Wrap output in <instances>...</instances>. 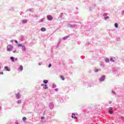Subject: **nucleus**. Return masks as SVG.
Here are the masks:
<instances>
[{"label": "nucleus", "instance_id": "nucleus-1", "mask_svg": "<svg viewBox=\"0 0 124 124\" xmlns=\"http://www.w3.org/2000/svg\"><path fill=\"white\" fill-rule=\"evenodd\" d=\"M76 24H71L70 23H68L67 26L68 28H71V29H73V28H76Z\"/></svg>", "mask_w": 124, "mask_h": 124}, {"label": "nucleus", "instance_id": "nucleus-2", "mask_svg": "<svg viewBox=\"0 0 124 124\" xmlns=\"http://www.w3.org/2000/svg\"><path fill=\"white\" fill-rule=\"evenodd\" d=\"M13 50V46H11V45H8L7 47V51H10Z\"/></svg>", "mask_w": 124, "mask_h": 124}, {"label": "nucleus", "instance_id": "nucleus-3", "mask_svg": "<svg viewBox=\"0 0 124 124\" xmlns=\"http://www.w3.org/2000/svg\"><path fill=\"white\" fill-rule=\"evenodd\" d=\"M47 18L48 21H52V20H53V16L51 15L47 16Z\"/></svg>", "mask_w": 124, "mask_h": 124}, {"label": "nucleus", "instance_id": "nucleus-4", "mask_svg": "<svg viewBox=\"0 0 124 124\" xmlns=\"http://www.w3.org/2000/svg\"><path fill=\"white\" fill-rule=\"evenodd\" d=\"M105 80V76H103L101 78H99V81L100 82H103Z\"/></svg>", "mask_w": 124, "mask_h": 124}, {"label": "nucleus", "instance_id": "nucleus-5", "mask_svg": "<svg viewBox=\"0 0 124 124\" xmlns=\"http://www.w3.org/2000/svg\"><path fill=\"white\" fill-rule=\"evenodd\" d=\"M16 97L17 99H19V98H21V94H20V93H18L16 94Z\"/></svg>", "mask_w": 124, "mask_h": 124}, {"label": "nucleus", "instance_id": "nucleus-6", "mask_svg": "<svg viewBox=\"0 0 124 124\" xmlns=\"http://www.w3.org/2000/svg\"><path fill=\"white\" fill-rule=\"evenodd\" d=\"M108 113H109V114H113V108H109V109L108 110Z\"/></svg>", "mask_w": 124, "mask_h": 124}, {"label": "nucleus", "instance_id": "nucleus-7", "mask_svg": "<svg viewBox=\"0 0 124 124\" xmlns=\"http://www.w3.org/2000/svg\"><path fill=\"white\" fill-rule=\"evenodd\" d=\"M21 49L23 52H26L27 51V48H26L25 46H22Z\"/></svg>", "mask_w": 124, "mask_h": 124}, {"label": "nucleus", "instance_id": "nucleus-8", "mask_svg": "<svg viewBox=\"0 0 124 124\" xmlns=\"http://www.w3.org/2000/svg\"><path fill=\"white\" fill-rule=\"evenodd\" d=\"M41 86L43 87V89H48V85L46 84H41Z\"/></svg>", "mask_w": 124, "mask_h": 124}, {"label": "nucleus", "instance_id": "nucleus-9", "mask_svg": "<svg viewBox=\"0 0 124 124\" xmlns=\"http://www.w3.org/2000/svg\"><path fill=\"white\" fill-rule=\"evenodd\" d=\"M49 108L50 109H53V108H54V104L53 103H49Z\"/></svg>", "mask_w": 124, "mask_h": 124}, {"label": "nucleus", "instance_id": "nucleus-10", "mask_svg": "<svg viewBox=\"0 0 124 124\" xmlns=\"http://www.w3.org/2000/svg\"><path fill=\"white\" fill-rule=\"evenodd\" d=\"M72 118H74V119H76V120H77V119H78V118L76 117V116H75V114L73 113L72 115Z\"/></svg>", "mask_w": 124, "mask_h": 124}, {"label": "nucleus", "instance_id": "nucleus-11", "mask_svg": "<svg viewBox=\"0 0 124 124\" xmlns=\"http://www.w3.org/2000/svg\"><path fill=\"white\" fill-rule=\"evenodd\" d=\"M22 22L23 24H26L28 22V20L27 19H23L22 20Z\"/></svg>", "mask_w": 124, "mask_h": 124}, {"label": "nucleus", "instance_id": "nucleus-12", "mask_svg": "<svg viewBox=\"0 0 124 124\" xmlns=\"http://www.w3.org/2000/svg\"><path fill=\"white\" fill-rule=\"evenodd\" d=\"M41 31H46V28H42L41 29Z\"/></svg>", "mask_w": 124, "mask_h": 124}, {"label": "nucleus", "instance_id": "nucleus-13", "mask_svg": "<svg viewBox=\"0 0 124 124\" xmlns=\"http://www.w3.org/2000/svg\"><path fill=\"white\" fill-rule=\"evenodd\" d=\"M105 61L106 62H110V60H109V59L106 58L105 59Z\"/></svg>", "mask_w": 124, "mask_h": 124}, {"label": "nucleus", "instance_id": "nucleus-14", "mask_svg": "<svg viewBox=\"0 0 124 124\" xmlns=\"http://www.w3.org/2000/svg\"><path fill=\"white\" fill-rule=\"evenodd\" d=\"M4 69H6L7 71H10V69L8 68V66H5Z\"/></svg>", "mask_w": 124, "mask_h": 124}, {"label": "nucleus", "instance_id": "nucleus-15", "mask_svg": "<svg viewBox=\"0 0 124 124\" xmlns=\"http://www.w3.org/2000/svg\"><path fill=\"white\" fill-rule=\"evenodd\" d=\"M10 59H11L12 62H15V60H15V58H14V57H10Z\"/></svg>", "mask_w": 124, "mask_h": 124}, {"label": "nucleus", "instance_id": "nucleus-16", "mask_svg": "<svg viewBox=\"0 0 124 124\" xmlns=\"http://www.w3.org/2000/svg\"><path fill=\"white\" fill-rule=\"evenodd\" d=\"M68 37H69L68 36H66L64 37L63 38H62V39H63V40H65V39H67V38H68Z\"/></svg>", "mask_w": 124, "mask_h": 124}, {"label": "nucleus", "instance_id": "nucleus-17", "mask_svg": "<svg viewBox=\"0 0 124 124\" xmlns=\"http://www.w3.org/2000/svg\"><path fill=\"white\" fill-rule=\"evenodd\" d=\"M17 103L18 104H21V103H22V100H18L17 101Z\"/></svg>", "mask_w": 124, "mask_h": 124}, {"label": "nucleus", "instance_id": "nucleus-18", "mask_svg": "<svg viewBox=\"0 0 124 124\" xmlns=\"http://www.w3.org/2000/svg\"><path fill=\"white\" fill-rule=\"evenodd\" d=\"M116 41L120 42L121 41V39L120 38V37H117L116 38Z\"/></svg>", "mask_w": 124, "mask_h": 124}, {"label": "nucleus", "instance_id": "nucleus-19", "mask_svg": "<svg viewBox=\"0 0 124 124\" xmlns=\"http://www.w3.org/2000/svg\"><path fill=\"white\" fill-rule=\"evenodd\" d=\"M115 28H118L119 25L117 23H115L114 24Z\"/></svg>", "mask_w": 124, "mask_h": 124}, {"label": "nucleus", "instance_id": "nucleus-20", "mask_svg": "<svg viewBox=\"0 0 124 124\" xmlns=\"http://www.w3.org/2000/svg\"><path fill=\"white\" fill-rule=\"evenodd\" d=\"M109 18H110L109 16H105L104 17V20H108V19H109Z\"/></svg>", "mask_w": 124, "mask_h": 124}, {"label": "nucleus", "instance_id": "nucleus-21", "mask_svg": "<svg viewBox=\"0 0 124 124\" xmlns=\"http://www.w3.org/2000/svg\"><path fill=\"white\" fill-rule=\"evenodd\" d=\"M44 84H47L48 83V80H44L43 81Z\"/></svg>", "mask_w": 124, "mask_h": 124}, {"label": "nucleus", "instance_id": "nucleus-22", "mask_svg": "<svg viewBox=\"0 0 124 124\" xmlns=\"http://www.w3.org/2000/svg\"><path fill=\"white\" fill-rule=\"evenodd\" d=\"M20 71H23V66L22 65L20 66Z\"/></svg>", "mask_w": 124, "mask_h": 124}, {"label": "nucleus", "instance_id": "nucleus-23", "mask_svg": "<svg viewBox=\"0 0 124 124\" xmlns=\"http://www.w3.org/2000/svg\"><path fill=\"white\" fill-rule=\"evenodd\" d=\"M61 78H62V81H64V78L63 77V76H61Z\"/></svg>", "mask_w": 124, "mask_h": 124}, {"label": "nucleus", "instance_id": "nucleus-24", "mask_svg": "<svg viewBox=\"0 0 124 124\" xmlns=\"http://www.w3.org/2000/svg\"><path fill=\"white\" fill-rule=\"evenodd\" d=\"M56 87H57V86L55 84H53L52 88L54 89V88H56Z\"/></svg>", "mask_w": 124, "mask_h": 124}, {"label": "nucleus", "instance_id": "nucleus-25", "mask_svg": "<svg viewBox=\"0 0 124 124\" xmlns=\"http://www.w3.org/2000/svg\"><path fill=\"white\" fill-rule=\"evenodd\" d=\"M28 10L29 11H30V12H33V9H30Z\"/></svg>", "mask_w": 124, "mask_h": 124}, {"label": "nucleus", "instance_id": "nucleus-26", "mask_svg": "<svg viewBox=\"0 0 124 124\" xmlns=\"http://www.w3.org/2000/svg\"><path fill=\"white\" fill-rule=\"evenodd\" d=\"M22 120L24 122H25V121H26V120H27V118L24 117L23 118Z\"/></svg>", "mask_w": 124, "mask_h": 124}, {"label": "nucleus", "instance_id": "nucleus-27", "mask_svg": "<svg viewBox=\"0 0 124 124\" xmlns=\"http://www.w3.org/2000/svg\"><path fill=\"white\" fill-rule=\"evenodd\" d=\"M103 16L104 17H106V16H107V13H104L103 15Z\"/></svg>", "mask_w": 124, "mask_h": 124}, {"label": "nucleus", "instance_id": "nucleus-28", "mask_svg": "<svg viewBox=\"0 0 124 124\" xmlns=\"http://www.w3.org/2000/svg\"><path fill=\"white\" fill-rule=\"evenodd\" d=\"M18 46L19 47H22L23 45H22V44H18Z\"/></svg>", "mask_w": 124, "mask_h": 124}, {"label": "nucleus", "instance_id": "nucleus-29", "mask_svg": "<svg viewBox=\"0 0 124 124\" xmlns=\"http://www.w3.org/2000/svg\"><path fill=\"white\" fill-rule=\"evenodd\" d=\"M44 18H42V19H41L40 22H44Z\"/></svg>", "mask_w": 124, "mask_h": 124}, {"label": "nucleus", "instance_id": "nucleus-30", "mask_svg": "<svg viewBox=\"0 0 124 124\" xmlns=\"http://www.w3.org/2000/svg\"><path fill=\"white\" fill-rule=\"evenodd\" d=\"M111 93H113V94H116V93H115L113 90L112 91Z\"/></svg>", "mask_w": 124, "mask_h": 124}, {"label": "nucleus", "instance_id": "nucleus-31", "mask_svg": "<svg viewBox=\"0 0 124 124\" xmlns=\"http://www.w3.org/2000/svg\"><path fill=\"white\" fill-rule=\"evenodd\" d=\"M110 61H111V62H115V61H114V59H113L112 58H111L110 59Z\"/></svg>", "mask_w": 124, "mask_h": 124}, {"label": "nucleus", "instance_id": "nucleus-32", "mask_svg": "<svg viewBox=\"0 0 124 124\" xmlns=\"http://www.w3.org/2000/svg\"><path fill=\"white\" fill-rule=\"evenodd\" d=\"M98 70H99L98 69H95V72H98Z\"/></svg>", "mask_w": 124, "mask_h": 124}, {"label": "nucleus", "instance_id": "nucleus-33", "mask_svg": "<svg viewBox=\"0 0 124 124\" xmlns=\"http://www.w3.org/2000/svg\"><path fill=\"white\" fill-rule=\"evenodd\" d=\"M45 118V117H41V120H44Z\"/></svg>", "mask_w": 124, "mask_h": 124}, {"label": "nucleus", "instance_id": "nucleus-34", "mask_svg": "<svg viewBox=\"0 0 124 124\" xmlns=\"http://www.w3.org/2000/svg\"><path fill=\"white\" fill-rule=\"evenodd\" d=\"M51 66H52V64H49L48 67H51Z\"/></svg>", "mask_w": 124, "mask_h": 124}, {"label": "nucleus", "instance_id": "nucleus-35", "mask_svg": "<svg viewBox=\"0 0 124 124\" xmlns=\"http://www.w3.org/2000/svg\"><path fill=\"white\" fill-rule=\"evenodd\" d=\"M62 15H63V14L62 13L61 16H60V17L62 18Z\"/></svg>", "mask_w": 124, "mask_h": 124}, {"label": "nucleus", "instance_id": "nucleus-36", "mask_svg": "<svg viewBox=\"0 0 124 124\" xmlns=\"http://www.w3.org/2000/svg\"><path fill=\"white\" fill-rule=\"evenodd\" d=\"M13 53H18V52H16V50H14V51H13Z\"/></svg>", "mask_w": 124, "mask_h": 124}, {"label": "nucleus", "instance_id": "nucleus-37", "mask_svg": "<svg viewBox=\"0 0 124 124\" xmlns=\"http://www.w3.org/2000/svg\"><path fill=\"white\" fill-rule=\"evenodd\" d=\"M59 91V90L58 89V88L55 89V91L56 92H58Z\"/></svg>", "mask_w": 124, "mask_h": 124}, {"label": "nucleus", "instance_id": "nucleus-38", "mask_svg": "<svg viewBox=\"0 0 124 124\" xmlns=\"http://www.w3.org/2000/svg\"><path fill=\"white\" fill-rule=\"evenodd\" d=\"M108 103H109V104H111V103H112V101H109L108 102Z\"/></svg>", "mask_w": 124, "mask_h": 124}, {"label": "nucleus", "instance_id": "nucleus-39", "mask_svg": "<svg viewBox=\"0 0 124 124\" xmlns=\"http://www.w3.org/2000/svg\"><path fill=\"white\" fill-rule=\"evenodd\" d=\"M122 15H124V10L122 11Z\"/></svg>", "mask_w": 124, "mask_h": 124}, {"label": "nucleus", "instance_id": "nucleus-40", "mask_svg": "<svg viewBox=\"0 0 124 124\" xmlns=\"http://www.w3.org/2000/svg\"><path fill=\"white\" fill-rule=\"evenodd\" d=\"M121 119H122V120H124V117H123V116H122V117H121Z\"/></svg>", "mask_w": 124, "mask_h": 124}, {"label": "nucleus", "instance_id": "nucleus-41", "mask_svg": "<svg viewBox=\"0 0 124 124\" xmlns=\"http://www.w3.org/2000/svg\"><path fill=\"white\" fill-rule=\"evenodd\" d=\"M0 74H2V75H3V72H1V73H0Z\"/></svg>", "mask_w": 124, "mask_h": 124}, {"label": "nucleus", "instance_id": "nucleus-42", "mask_svg": "<svg viewBox=\"0 0 124 124\" xmlns=\"http://www.w3.org/2000/svg\"><path fill=\"white\" fill-rule=\"evenodd\" d=\"M15 61H18V58H15Z\"/></svg>", "mask_w": 124, "mask_h": 124}, {"label": "nucleus", "instance_id": "nucleus-43", "mask_svg": "<svg viewBox=\"0 0 124 124\" xmlns=\"http://www.w3.org/2000/svg\"><path fill=\"white\" fill-rule=\"evenodd\" d=\"M15 41L16 43H18V41H17V40H15Z\"/></svg>", "mask_w": 124, "mask_h": 124}, {"label": "nucleus", "instance_id": "nucleus-44", "mask_svg": "<svg viewBox=\"0 0 124 124\" xmlns=\"http://www.w3.org/2000/svg\"><path fill=\"white\" fill-rule=\"evenodd\" d=\"M42 64V63H39V65H41Z\"/></svg>", "mask_w": 124, "mask_h": 124}, {"label": "nucleus", "instance_id": "nucleus-45", "mask_svg": "<svg viewBox=\"0 0 124 124\" xmlns=\"http://www.w3.org/2000/svg\"><path fill=\"white\" fill-rule=\"evenodd\" d=\"M16 124H19V123L18 122H16Z\"/></svg>", "mask_w": 124, "mask_h": 124}, {"label": "nucleus", "instance_id": "nucleus-46", "mask_svg": "<svg viewBox=\"0 0 124 124\" xmlns=\"http://www.w3.org/2000/svg\"><path fill=\"white\" fill-rule=\"evenodd\" d=\"M13 42V40H11L10 41V42Z\"/></svg>", "mask_w": 124, "mask_h": 124}, {"label": "nucleus", "instance_id": "nucleus-47", "mask_svg": "<svg viewBox=\"0 0 124 124\" xmlns=\"http://www.w3.org/2000/svg\"><path fill=\"white\" fill-rule=\"evenodd\" d=\"M1 110V107H0V110Z\"/></svg>", "mask_w": 124, "mask_h": 124}, {"label": "nucleus", "instance_id": "nucleus-48", "mask_svg": "<svg viewBox=\"0 0 124 124\" xmlns=\"http://www.w3.org/2000/svg\"><path fill=\"white\" fill-rule=\"evenodd\" d=\"M0 68H1V67H0Z\"/></svg>", "mask_w": 124, "mask_h": 124}]
</instances>
